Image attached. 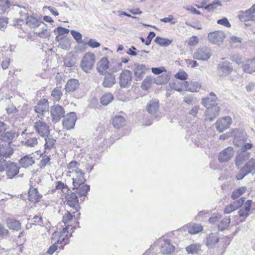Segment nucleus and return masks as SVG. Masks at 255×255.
Instances as JSON below:
<instances>
[{
	"label": "nucleus",
	"instance_id": "1",
	"mask_svg": "<svg viewBox=\"0 0 255 255\" xmlns=\"http://www.w3.org/2000/svg\"><path fill=\"white\" fill-rule=\"evenodd\" d=\"M80 165L79 162L74 160L70 162L67 165L68 170L67 175L71 178L74 188H78L86 181L85 173L80 168Z\"/></svg>",
	"mask_w": 255,
	"mask_h": 255
},
{
	"label": "nucleus",
	"instance_id": "2",
	"mask_svg": "<svg viewBox=\"0 0 255 255\" xmlns=\"http://www.w3.org/2000/svg\"><path fill=\"white\" fill-rule=\"evenodd\" d=\"M26 24L31 28L39 27L41 29V31L38 29H34L33 32L42 38H46L49 36V34L47 31V26L43 22L37 20L35 17L30 16H28L26 21Z\"/></svg>",
	"mask_w": 255,
	"mask_h": 255
},
{
	"label": "nucleus",
	"instance_id": "3",
	"mask_svg": "<svg viewBox=\"0 0 255 255\" xmlns=\"http://www.w3.org/2000/svg\"><path fill=\"white\" fill-rule=\"evenodd\" d=\"M96 62L95 55L88 52L82 57L80 62V67L86 73H89L93 69Z\"/></svg>",
	"mask_w": 255,
	"mask_h": 255
},
{
	"label": "nucleus",
	"instance_id": "4",
	"mask_svg": "<svg viewBox=\"0 0 255 255\" xmlns=\"http://www.w3.org/2000/svg\"><path fill=\"white\" fill-rule=\"evenodd\" d=\"M255 4H253L252 6L249 9L245 11H242L240 12L239 15V18L242 21L247 22L246 23V25H250L251 23L255 20Z\"/></svg>",
	"mask_w": 255,
	"mask_h": 255
},
{
	"label": "nucleus",
	"instance_id": "5",
	"mask_svg": "<svg viewBox=\"0 0 255 255\" xmlns=\"http://www.w3.org/2000/svg\"><path fill=\"white\" fill-rule=\"evenodd\" d=\"M212 55L211 49L207 46L198 48L193 54V58L199 60L207 61Z\"/></svg>",
	"mask_w": 255,
	"mask_h": 255
},
{
	"label": "nucleus",
	"instance_id": "6",
	"mask_svg": "<svg viewBox=\"0 0 255 255\" xmlns=\"http://www.w3.org/2000/svg\"><path fill=\"white\" fill-rule=\"evenodd\" d=\"M68 239V235L67 231V228L63 229L60 232H55L52 234L51 237V243L54 244H62L64 243L66 244Z\"/></svg>",
	"mask_w": 255,
	"mask_h": 255
},
{
	"label": "nucleus",
	"instance_id": "7",
	"mask_svg": "<svg viewBox=\"0 0 255 255\" xmlns=\"http://www.w3.org/2000/svg\"><path fill=\"white\" fill-rule=\"evenodd\" d=\"M49 104L47 100L45 99L40 100L35 107L34 111L37 114V117L40 119L48 112Z\"/></svg>",
	"mask_w": 255,
	"mask_h": 255
},
{
	"label": "nucleus",
	"instance_id": "8",
	"mask_svg": "<svg viewBox=\"0 0 255 255\" xmlns=\"http://www.w3.org/2000/svg\"><path fill=\"white\" fill-rule=\"evenodd\" d=\"M232 123V119L230 117L226 116L223 117L216 122L215 124L216 128L220 132H223L228 128Z\"/></svg>",
	"mask_w": 255,
	"mask_h": 255
},
{
	"label": "nucleus",
	"instance_id": "9",
	"mask_svg": "<svg viewBox=\"0 0 255 255\" xmlns=\"http://www.w3.org/2000/svg\"><path fill=\"white\" fill-rule=\"evenodd\" d=\"M50 114L53 122L56 123L64 116L65 112L62 106L57 105L51 107Z\"/></svg>",
	"mask_w": 255,
	"mask_h": 255
},
{
	"label": "nucleus",
	"instance_id": "10",
	"mask_svg": "<svg viewBox=\"0 0 255 255\" xmlns=\"http://www.w3.org/2000/svg\"><path fill=\"white\" fill-rule=\"evenodd\" d=\"M225 37V34L222 31H216L209 33L208 38L209 41L213 43L220 45Z\"/></svg>",
	"mask_w": 255,
	"mask_h": 255
},
{
	"label": "nucleus",
	"instance_id": "11",
	"mask_svg": "<svg viewBox=\"0 0 255 255\" xmlns=\"http://www.w3.org/2000/svg\"><path fill=\"white\" fill-rule=\"evenodd\" d=\"M132 81V73L130 71L125 70L120 76V85L122 87L126 88L129 86Z\"/></svg>",
	"mask_w": 255,
	"mask_h": 255
},
{
	"label": "nucleus",
	"instance_id": "12",
	"mask_svg": "<svg viewBox=\"0 0 255 255\" xmlns=\"http://www.w3.org/2000/svg\"><path fill=\"white\" fill-rule=\"evenodd\" d=\"M34 128L41 136H46L49 132L48 126L40 120H37L34 123Z\"/></svg>",
	"mask_w": 255,
	"mask_h": 255
},
{
	"label": "nucleus",
	"instance_id": "13",
	"mask_svg": "<svg viewBox=\"0 0 255 255\" xmlns=\"http://www.w3.org/2000/svg\"><path fill=\"white\" fill-rule=\"evenodd\" d=\"M147 69H148L143 64H134L132 68V71L134 73L135 80L136 81H140L142 79Z\"/></svg>",
	"mask_w": 255,
	"mask_h": 255
},
{
	"label": "nucleus",
	"instance_id": "14",
	"mask_svg": "<svg viewBox=\"0 0 255 255\" xmlns=\"http://www.w3.org/2000/svg\"><path fill=\"white\" fill-rule=\"evenodd\" d=\"M66 201L68 206L78 211L79 202L76 194L71 191L68 192L65 197Z\"/></svg>",
	"mask_w": 255,
	"mask_h": 255
},
{
	"label": "nucleus",
	"instance_id": "15",
	"mask_svg": "<svg viewBox=\"0 0 255 255\" xmlns=\"http://www.w3.org/2000/svg\"><path fill=\"white\" fill-rule=\"evenodd\" d=\"M77 120L76 114L74 112H71L67 114L66 117H64L63 121V125L67 129H70L74 128L75 122Z\"/></svg>",
	"mask_w": 255,
	"mask_h": 255
},
{
	"label": "nucleus",
	"instance_id": "16",
	"mask_svg": "<svg viewBox=\"0 0 255 255\" xmlns=\"http://www.w3.org/2000/svg\"><path fill=\"white\" fill-rule=\"evenodd\" d=\"M207 109L205 120L212 122L219 115L220 108L217 105H215Z\"/></svg>",
	"mask_w": 255,
	"mask_h": 255
},
{
	"label": "nucleus",
	"instance_id": "17",
	"mask_svg": "<svg viewBox=\"0 0 255 255\" xmlns=\"http://www.w3.org/2000/svg\"><path fill=\"white\" fill-rule=\"evenodd\" d=\"M234 154L233 148L229 146L222 150L219 155V160L221 162H227L233 157Z\"/></svg>",
	"mask_w": 255,
	"mask_h": 255
},
{
	"label": "nucleus",
	"instance_id": "18",
	"mask_svg": "<svg viewBox=\"0 0 255 255\" xmlns=\"http://www.w3.org/2000/svg\"><path fill=\"white\" fill-rule=\"evenodd\" d=\"M252 201L248 200L241 207V208L239 211V215L240 217H243L242 221H244L246 218L250 215V211L252 206Z\"/></svg>",
	"mask_w": 255,
	"mask_h": 255
},
{
	"label": "nucleus",
	"instance_id": "19",
	"mask_svg": "<svg viewBox=\"0 0 255 255\" xmlns=\"http://www.w3.org/2000/svg\"><path fill=\"white\" fill-rule=\"evenodd\" d=\"M183 85L185 90L190 92H197L201 87V84L196 81H184Z\"/></svg>",
	"mask_w": 255,
	"mask_h": 255
},
{
	"label": "nucleus",
	"instance_id": "20",
	"mask_svg": "<svg viewBox=\"0 0 255 255\" xmlns=\"http://www.w3.org/2000/svg\"><path fill=\"white\" fill-rule=\"evenodd\" d=\"M19 169V167L16 163L8 161L6 167V175L8 178L11 179L18 173Z\"/></svg>",
	"mask_w": 255,
	"mask_h": 255
},
{
	"label": "nucleus",
	"instance_id": "21",
	"mask_svg": "<svg viewBox=\"0 0 255 255\" xmlns=\"http://www.w3.org/2000/svg\"><path fill=\"white\" fill-rule=\"evenodd\" d=\"M245 200V198L242 197L239 199V200L235 201L233 203L230 204L226 206L224 209V212L226 214H230L238 209L243 204Z\"/></svg>",
	"mask_w": 255,
	"mask_h": 255
},
{
	"label": "nucleus",
	"instance_id": "22",
	"mask_svg": "<svg viewBox=\"0 0 255 255\" xmlns=\"http://www.w3.org/2000/svg\"><path fill=\"white\" fill-rule=\"evenodd\" d=\"M242 67L245 73L253 74L255 72V58L243 62Z\"/></svg>",
	"mask_w": 255,
	"mask_h": 255
},
{
	"label": "nucleus",
	"instance_id": "23",
	"mask_svg": "<svg viewBox=\"0 0 255 255\" xmlns=\"http://www.w3.org/2000/svg\"><path fill=\"white\" fill-rule=\"evenodd\" d=\"M109 62L106 57L102 58L97 64V70L101 75H105L109 68Z\"/></svg>",
	"mask_w": 255,
	"mask_h": 255
},
{
	"label": "nucleus",
	"instance_id": "24",
	"mask_svg": "<svg viewBox=\"0 0 255 255\" xmlns=\"http://www.w3.org/2000/svg\"><path fill=\"white\" fill-rule=\"evenodd\" d=\"M13 153V149L9 143L0 144V157H9Z\"/></svg>",
	"mask_w": 255,
	"mask_h": 255
},
{
	"label": "nucleus",
	"instance_id": "25",
	"mask_svg": "<svg viewBox=\"0 0 255 255\" xmlns=\"http://www.w3.org/2000/svg\"><path fill=\"white\" fill-rule=\"evenodd\" d=\"M217 100L216 96L211 93L209 96L202 99V104L206 108H211L212 106L217 105Z\"/></svg>",
	"mask_w": 255,
	"mask_h": 255
},
{
	"label": "nucleus",
	"instance_id": "26",
	"mask_svg": "<svg viewBox=\"0 0 255 255\" xmlns=\"http://www.w3.org/2000/svg\"><path fill=\"white\" fill-rule=\"evenodd\" d=\"M116 83V78L114 75L108 73L105 75L102 85L104 87H112Z\"/></svg>",
	"mask_w": 255,
	"mask_h": 255
},
{
	"label": "nucleus",
	"instance_id": "27",
	"mask_svg": "<svg viewBox=\"0 0 255 255\" xmlns=\"http://www.w3.org/2000/svg\"><path fill=\"white\" fill-rule=\"evenodd\" d=\"M79 86V81L75 79H71L68 81L65 86V90L67 92L75 91Z\"/></svg>",
	"mask_w": 255,
	"mask_h": 255
},
{
	"label": "nucleus",
	"instance_id": "28",
	"mask_svg": "<svg viewBox=\"0 0 255 255\" xmlns=\"http://www.w3.org/2000/svg\"><path fill=\"white\" fill-rule=\"evenodd\" d=\"M34 162V160L30 154L24 156L19 161V164L24 168L32 165Z\"/></svg>",
	"mask_w": 255,
	"mask_h": 255
},
{
	"label": "nucleus",
	"instance_id": "29",
	"mask_svg": "<svg viewBox=\"0 0 255 255\" xmlns=\"http://www.w3.org/2000/svg\"><path fill=\"white\" fill-rule=\"evenodd\" d=\"M184 229L191 234H195L203 230V226L199 224L190 225L184 226Z\"/></svg>",
	"mask_w": 255,
	"mask_h": 255
},
{
	"label": "nucleus",
	"instance_id": "30",
	"mask_svg": "<svg viewBox=\"0 0 255 255\" xmlns=\"http://www.w3.org/2000/svg\"><path fill=\"white\" fill-rule=\"evenodd\" d=\"M175 250L174 247L170 244L169 240H166L164 244L162 245L161 252L163 254H170L174 252Z\"/></svg>",
	"mask_w": 255,
	"mask_h": 255
},
{
	"label": "nucleus",
	"instance_id": "31",
	"mask_svg": "<svg viewBox=\"0 0 255 255\" xmlns=\"http://www.w3.org/2000/svg\"><path fill=\"white\" fill-rule=\"evenodd\" d=\"M56 40L59 41V46L60 48L64 50H67L70 47L71 40L68 38L63 37L61 39L60 41H59V36H57Z\"/></svg>",
	"mask_w": 255,
	"mask_h": 255
},
{
	"label": "nucleus",
	"instance_id": "32",
	"mask_svg": "<svg viewBox=\"0 0 255 255\" xmlns=\"http://www.w3.org/2000/svg\"><path fill=\"white\" fill-rule=\"evenodd\" d=\"M219 237L218 233H211L207 238V245L210 248L218 243Z\"/></svg>",
	"mask_w": 255,
	"mask_h": 255
},
{
	"label": "nucleus",
	"instance_id": "33",
	"mask_svg": "<svg viewBox=\"0 0 255 255\" xmlns=\"http://www.w3.org/2000/svg\"><path fill=\"white\" fill-rule=\"evenodd\" d=\"M159 108L158 102L150 101L146 106L147 112L151 115H154L156 113Z\"/></svg>",
	"mask_w": 255,
	"mask_h": 255
},
{
	"label": "nucleus",
	"instance_id": "34",
	"mask_svg": "<svg viewBox=\"0 0 255 255\" xmlns=\"http://www.w3.org/2000/svg\"><path fill=\"white\" fill-rule=\"evenodd\" d=\"M6 224L7 227L10 230L18 231L21 228L20 223L18 221L12 219H8Z\"/></svg>",
	"mask_w": 255,
	"mask_h": 255
},
{
	"label": "nucleus",
	"instance_id": "35",
	"mask_svg": "<svg viewBox=\"0 0 255 255\" xmlns=\"http://www.w3.org/2000/svg\"><path fill=\"white\" fill-rule=\"evenodd\" d=\"M28 197L29 201L33 202H36L41 198L38 191L35 188L30 189L28 192Z\"/></svg>",
	"mask_w": 255,
	"mask_h": 255
},
{
	"label": "nucleus",
	"instance_id": "36",
	"mask_svg": "<svg viewBox=\"0 0 255 255\" xmlns=\"http://www.w3.org/2000/svg\"><path fill=\"white\" fill-rule=\"evenodd\" d=\"M243 170L247 171V173H255V159H251L243 167Z\"/></svg>",
	"mask_w": 255,
	"mask_h": 255
},
{
	"label": "nucleus",
	"instance_id": "37",
	"mask_svg": "<svg viewBox=\"0 0 255 255\" xmlns=\"http://www.w3.org/2000/svg\"><path fill=\"white\" fill-rule=\"evenodd\" d=\"M125 119L122 116H116L113 120V125L115 128H119L125 125Z\"/></svg>",
	"mask_w": 255,
	"mask_h": 255
},
{
	"label": "nucleus",
	"instance_id": "38",
	"mask_svg": "<svg viewBox=\"0 0 255 255\" xmlns=\"http://www.w3.org/2000/svg\"><path fill=\"white\" fill-rule=\"evenodd\" d=\"M154 41L156 44L161 46L167 47L171 44L172 40L166 38L157 36L155 38Z\"/></svg>",
	"mask_w": 255,
	"mask_h": 255
},
{
	"label": "nucleus",
	"instance_id": "39",
	"mask_svg": "<svg viewBox=\"0 0 255 255\" xmlns=\"http://www.w3.org/2000/svg\"><path fill=\"white\" fill-rule=\"evenodd\" d=\"M15 132L12 130L5 131L0 138L4 141L10 142L15 137Z\"/></svg>",
	"mask_w": 255,
	"mask_h": 255
},
{
	"label": "nucleus",
	"instance_id": "40",
	"mask_svg": "<svg viewBox=\"0 0 255 255\" xmlns=\"http://www.w3.org/2000/svg\"><path fill=\"white\" fill-rule=\"evenodd\" d=\"M74 187H73V189H75ZM77 189V192L78 194L81 196H86L89 190H90V186L87 184H84V183L79 186H78V188H76Z\"/></svg>",
	"mask_w": 255,
	"mask_h": 255
},
{
	"label": "nucleus",
	"instance_id": "41",
	"mask_svg": "<svg viewBox=\"0 0 255 255\" xmlns=\"http://www.w3.org/2000/svg\"><path fill=\"white\" fill-rule=\"evenodd\" d=\"M114 99L113 96L111 93H106L104 94L100 99L101 103L106 106L111 102Z\"/></svg>",
	"mask_w": 255,
	"mask_h": 255
},
{
	"label": "nucleus",
	"instance_id": "42",
	"mask_svg": "<svg viewBox=\"0 0 255 255\" xmlns=\"http://www.w3.org/2000/svg\"><path fill=\"white\" fill-rule=\"evenodd\" d=\"M200 244H192L186 248V251L188 254H195L198 253L200 249Z\"/></svg>",
	"mask_w": 255,
	"mask_h": 255
},
{
	"label": "nucleus",
	"instance_id": "43",
	"mask_svg": "<svg viewBox=\"0 0 255 255\" xmlns=\"http://www.w3.org/2000/svg\"><path fill=\"white\" fill-rule=\"evenodd\" d=\"M122 64L120 60H117L113 62L111 65V71L113 73H115L122 69Z\"/></svg>",
	"mask_w": 255,
	"mask_h": 255
},
{
	"label": "nucleus",
	"instance_id": "44",
	"mask_svg": "<svg viewBox=\"0 0 255 255\" xmlns=\"http://www.w3.org/2000/svg\"><path fill=\"white\" fill-rule=\"evenodd\" d=\"M182 83L183 82H170L169 84V86L171 89L179 92H181L183 90V88H184Z\"/></svg>",
	"mask_w": 255,
	"mask_h": 255
},
{
	"label": "nucleus",
	"instance_id": "45",
	"mask_svg": "<svg viewBox=\"0 0 255 255\" xmlns=\"http://www.w3.org/2000/svg\"><path fill=\"white\" fill-rule=\"evenodd\" d=\"M62 93L60 88H55L52 92L51 96L54 101H58L61 98Z\"/></svg>",
	"mask_w": 255,
	"mask_h": 255
},
{
	"label": "nucleus",
	"instance_id": "46",
	"mask_svg": "<svg viewBox=\"0 0 255 255\" xmlns=\"http://www.w3.org/2000/svg\"><path fill=\"white\" fill-rule=\"evenodd\" d=\"M247 187L246 186H242L237 189L233 192L232 198L234 199H235L239 197L241 195L245 193Z\"/></svg>",
	"mask_w": 255,
	"mask_h": 255
},
{
	"label": "nucleus",
	"instance_id": "47",
	"mask_svg": "<svg viewBox=\"0 0 255 255\" xmlns=\"http://www.w3.org/2000/svg\"><path fill=\"white\" fill-rule=\"evenodd\" d=\"M70 33L78 44H80L83 43L82 39V35L80 32L72 30L70 31Z\"/></svg>",
	"mask_w": 255,
	"mask_h": 255
},
{
	"label": "nucleus",
	"instance_id": "48",
	"mask_svg": "<svg viewBox=\"0 0 255 255\" xmlns=\"http://www.w3.org/2000/svg\"><path fill=\"white\" fill-rule=\"evenodd\" d=\"M45 149L48 150L51 149L54 146L56 141L55 139L50 137H47L45 139Z\"/></svg>",
	"mask_w": 255,
	"mask_h": 255
},
{
	"label": "nucleus",
	"instance_id": "49",
	"mask_svg": "<svg viewBox=\"0 0 255 255\" xmlns=\"http://www.w3.org/2000/svg\"><path fill=\"white\" fill-rule=\"evenodd\" d=\"M230 224V219L229 218H226L223 219L220 224L218 225V228L221 230H223L226 229Z\"/></svg>",
	"mask_w": 255,
	"mask_h": 255
},
{
	"label": "nucleus",
	"instance_id": "50",
	"mask_svg": "<svg viewBox=\"0 0 255 255\" xmlns=\"http://www.w3.org/2000/svg\"><path fill=\"white\" fill-rule=\"evenodd\" d=\"M175 78L176 79L181 80H186L188 79V75L187 73H186L183 70H180L178 72H177L175 75Z\"/></svg>",
	"mask_w": 255,
	"mask_h": 255
},
{
	"label": "nucleus",
	"instance_id": "51",
	"mask_svg": "<svg viewBox=\"0 0 255 255\" xmlns=\"http://www.w3.org/2000/svg\"><path fill=\"white\" fill-rule=\"evenodd\" d=\"M38 144L37 139L36 137L28 138L26 140L25 145L29 147H34Z\"/></svg>",
	"mask_w": 255,
	"mask_h": 255
},
{
	"label": "nucleus",
	"instance_id": "52",
	"mask_svg": "<svg viewBox=\"0 0 255 255\" xmlns=\"http://www.w3.org/2000/svg\"><path fill=\"white\" fill-rule=\"evenodd\" d=\"M217 6H222V3L218 0H215L212 3L208 4L205 7V8L209 11H211Z\"/></svg>",
	"mask_w": 255,
	"mask_h": 255
},
{
	"label": "nucleus",
	"instance_id": "53",
	"mask_svg": "<svg viewBox=\"0 0 255 255\" xmlns=\"http://www.w3.org/2000/svg\"><path fill=\"white\" fill-rule=\"evenodd\" d=\"M33 220L35 224L39 226H43L45 224L44 221H45V220H44L42 217L37 215L33 217Z\"/></svg>",
	"mask_w": 255,
	"mask_h": 255
},
{
	"label": "nucleus",
	"instance_id": "54",
	"mask_svg": "<svg viewBox=\"0 0 255 255\" xmlns=\"http://www.w3.org/2000/svg\"><path fill=\"white\" fill-rule=\"evenodd\" d=\"M87 44L91 48H95L99 47L100 46V43L97 42L94 39H90L87 43Z\"/></svg>",
	"mask_w": 255,
	"mask_h": 255
},
{
	"label": "nucleus",
	"instance_id": "55",
	"mask_svg": "<svg viewBox=\"0 0 255 255\" xmlns=\"http://www.w3.org/2000/svg\"><path fill=\"white\" fill-rule=\"evenodd\" d=\"M222 216L219 214H214L212 217L209 219V222L211 224H215L221 218Z\"/></svg>",
	"mask_w": 255,
	"mask_h": 255
},
{
	"label": "nucleus",
	"instance_id": "56",
	"mask_svg": "<svg viewBox=\"0 0 255 255\" xmlns=\"http://www.w3.org/2000/svg\"><path fill=\"white\" fill-rule=\"evenodd\" d=\"M151 83V80L150 78L146 77L142 82L141 87L143 90H147Z\"/></svg>",
	"mask_w": 255,
	"mask_h": 255
},
{
	"label": "nucleus",
	"instance_id": "57",
	"mask_svg": "<svg viewBox=\"0 0 255 255\" xmlns=\"http://www.w3.org/2000/svg\"><path fill=\"white\" fill-rule=\"evenodd\" d=\"M187 42L190 46H195L199 42V39L196 36H192L188 40Z\"/></svg>",
	"mask_w": 255,
	"mask_h": 255
},
{
	"label": "nucleus",
	"instance_id": "58",
	"mask_svg": "<svg viewBox=\"0 0 255 255\" xmlns=\"http://www.w3.org/2000/svg\"><path fill=\"white\" fill-rule=\"evenodd\" d=\"M174 19V18L173 16L171 14L169 15L168 17H164L163 18L160 19V21L167 23V22H171V24H174L176 23V21H173V20Z\"/></svg>",
	"mask_w": 255,
	"mask_h": 255
},
{
	"label": "nucleus",
	"instance_id": "59",
	"mask_svg": "<svg viewBox=\"0 0 255 255\" xmlns=\"http://www.w3.org/2000/svg\"><path fill=\"white\" fill-rule=\"evenodd\" d=\"M8 163V161H6L3 158L0 159V172H2L5 170Z\"/></svg>",
	"mask_w": 255,
	"mask_h": 255
},
{
	"label": "nucleus",
	"instance_id": "60",
	"mask_svg": "<svg viewBox=\"0 0 255 255\" xmlns=\"http://www.w3.org/2000/svg\"><path fill=\"white\" fill-rule=\"evenodd\" d=\"M8 128V126L3 122H0V138Z\"/></svg>",
	"mask_w": 255,
	"mask_h": 255
},
{
	"label": "nucleus",
	"instance_id": "61",
	"mask_svg": "<svg viewBox=\"0 0 255 255\" xmlns=\"http://www.w3.org/2000/svg\"><path fill=\"white\" fill-rule=\"evenodd\" d=\"M217 23L219 24L224 25L227 27H230L231 26L229 20L227 18H223L219 19L217 21Z\"/></svg>",
	"mask_w": 255,
	"mask_h": 255
},
{
	"label": "nucleus",
	"instance_id": "62",
	"mask_svg": "<svg viewBox=\"0 0 255 255\" xmlns=\"http://www.w3.org/2000/svg\"><path fill=\"white\" fill-rule=\"evenodd\" d=\"M56 188L57 189H62L63 192L68 191V188L66 185L63 183L58 181L56 183Z\"/></svg>",
	"mask_w": 255,
	"mask_h": 255
},
{
	"label": "nucleus",
	"instance_id": "63",
	"mask_svg": "<svg viewBox=\"0 0 255 255\" xmlns=\"http://www.w3.org/2000/svg\"><path fill=\"white\" fill-rule=\"evenodd\" d=\"M8 234V231L6 229L4 225L0 223V237L3 238L7 236Z\"/></svg>",
	"mask_w": 255,
	"mask_h": 255
},
{
	"label": "nucleus",
	"instance_id": "64",
	"mask_svg": "<svg viewBox=\"0 0 255 255\" xmlns=\"http://www.w3.org/2000/svg\"><path fill=\"white\" fill-rule=\"evenodd\" d=\"M230 42L233 44L241 43L242 39L241 37H238L234 35H232L230 37Z\"/></svg>",
	"mask_w": 255,
	"mask_h": 255
}]
</instances>
